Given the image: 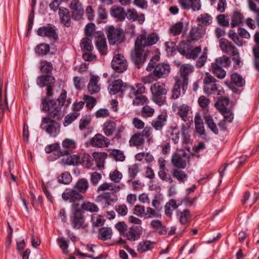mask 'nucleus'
Segmentation results:
<instances>
[{
  "label": "nucleus",
  "mask_w": 259,
  "mask_h": 259,
  "mask_svg": "<svg viewBox=\"0 0 259 259\" xmlns=\"http://www.w3.org/2000/svg\"><path fill=\"white\" fill-rule=\"evenodd\" d=\"M152 96L151 100L159 106H162L166 102L165 96L167 90L165 84L161 82H157L152 84L150 87Z\"/></svg>",
  "instance_id": "f257e3e1"
},
{
  "label": "nucleus",
  "mask_w": 259,
  "mask_h": 259,
  "mask_svg": "<svg viewBox=\"0 0 259 259\" xmlns=\"http://www.w3.org/2000/svg\"><path fill=\"white\" fill-rule=\"evenodd\" d=\"M42 110L49 111L47 116L45 117H50L52 119L60 120L62 118L61 113L62 107L58 105L57 103L53 100H48L47 98L41 100Z\"/></svg>",
  "instance_id": "f03ea898"
},
{
  "label": "nucleus",
  "mask_w": 259,
  "mask_h": 259,
  "mask_svg": "<svg viewBox=\"0 0 259 259\" xmlns=\"http://www.w3.org/2000/svg\"><path fill=\"white\" fill-rule=\"evenodd\" d=\"M158 39L159 37L156 33H151L148 34L145 30H143L135 40V46L144 49L147 47L156 44Z\"/></svg>",
  "instance_id": "7ed1b4c3"
},
{
  "label": "nucleus",
  "mask_w": 259,
  "mask_h": 259,
  "mask_svg": "<svg viewBox=\"0 0 259 259\" xmlns=\"http://www.w3.org/2000/svg\"><path fill=\"white\" fill-rule=\"evenodd\" d=\"M40 128L46 131L50 136L55 137L60 131V125L54 119L50 117H43L41 120Z\"/></svg>",
  "instance_id": "20e7f679"
},
{
  "label": "nucleus",
  "mask_w": 259,
  "mask_h": 259,
  "mask_svg": "<svg viewBox=\"0 0 259 259\" xmlns=\"http://www.w3.org/2000/svg\"><path fill=\"white\" fill-rule=\"evenodd\" d=\"M71 208L72 216L70 218V224L72 227L75 230L86 228L87 226L85 224V219L80 209L75 208V204H72Z\"/></svg>",
  "instance_id": "39448f33"
},
{
  "label": "nucleus",
  "mask_w": 259,
  "mask_h": 259,
  "mask_svg": "<svg viewBox=\"0 0 259 259\" xmlns=\"http://www.w3.org/2000/svg\"><path fill=\"white\" fill-rule=\"evenodd\" d=\"M106 32L110 45L118 44L123 40L124 34L120 28L109 26L106 28Z\"/></svg>",
  "instance_id": "423d86ee"
},
{
  "label": "nucleus",
  "mask_w": 259,
  "mask_h": 259,
  "mask_svg": "<svg viewBox=\"0 0 259 259\" xmlns=\"http://www.w3.org/2000/svg\"><path fill=\"white\" fill-rule=\"evenodd\" d=\"M190 155L184 150H180L175 153L171 157V163L178 168H185L189 161Z\"/></svg>",
  "instance_id": "0eeeda50"
},
{
  "label": "nucleus",
  "mask_w": 259,
  "mask_h": 259,
  "mask_svg": "<svg viewBox=\"0 0 259 259\" xmlns=\"http://www.w3.org/2000/svg\"><path fill=\"white\" fill-rule=\"evenodd\" d=\"M216 82L217 79L209 73L206 72L205 74L203 79V90L205 94L208 95L218 94L219 87Z\"/></svg>",
  "instance_id": "6e6552de"
},
{
  "label": "nucleus",
  "mask_w": 259,
  "mask_h": 259,
  "mask_svg": "<svg viewBox=\"0 0 259 259\" xmlns=\"http://www.w3.org/2000/svg\"><path fill=\"white\" fill-rule=\"evenodd\" d=\"M178 51L181 55L185 56L187 59L195 60L201 52V47L198 46L191 49L188 45L182 42L179 46Z\"/></svg>",
  "instance_id": "1a4fd4ad"
},
{
  "label": "nucleus",
  "mask_w": 259,
  "mask_h": 259,
  "mask_svg": "<svg viewBox=\"0 0 259 259\" xmlns=\"http://www.w3.org/2000/svg\"><path fill=\"white\" fill-rule=\"evenodd\" d=\"M205 33V29L203 27L200 25L193 26L187 35V41L195 43L203 38Z\"/></svg>",
  "instance_id": "9d476101"
},
{
  "label": "nucleus",
  "mask_w": 259,
  "mask_h": 259,
  "mask_svg": "<svg viewBox=\"0 0 259 259\" xmlns=\"http://www.w3.org/2000/svg\"><path fill=\"white\" fill-rule=\"evenodd\" d=\"M147 53L144 52V49L137 48L135 46L134 49L131 52V58L137 68L143 66L147 57Z\"/></svg>",
  "instance_id": "9b49d317"
},
{
  "label": "nucleus",
  "mask_w": 259,
  "mask_h": 259,
  "mask_svg": "<svg viewBox=\"0 0 259 259\" xmlns=\"http://www.w3.org/2000/svg\"><path fill=\"white\" fill-rule=\"evenodd\" d=\"M62 198L64 201L75 204V208H78V204L75 203L83 199V196L73 189H66L62 194Z\"/></svg>",
  "instance_id": "f8f14e48"
},
{
  "label": "nucleus",
  "mask_w": 259,
  "mask_h": 259,
  "mask_svg": "<svg viewBox=\"0 0 259 259\" xmlns=\"http://www.w3.org/2000/svg\"><path fill=\"white\" fill-rule=\"evenodd\" d=\"M111 67L116 72H123L127 68V62L123 55L116 54L111 61Z\"/></svg>",
  "instance_id": "ddd939ff"
},
{
  "label": "nucleus",
  "mask_w": 259,
  "mask_h": 259,
  "mask_svg": "<svg viewBox=\"0 0 259 259\" xmlns=\"http://www.w3.org/2000/svg\"><path fill=\"white\" fill-rule=\"evenodd\" d=\"M172 108L177 114L185 121L187 120L191 111V107L189 105L186 104H181L178 102L173 104Z\"/></svg>",
  "instance_id": "4468645a"
},
{
  "label": "nucleus",
  "mask_w": 259,
  "mask_h": 259,
  "mask_svg": "<svg viewBox=\"0 0 259 259\" xmlns=\"http://www.w3.org/2000/svg\"><path fill=\"white\" fill-rule=\"evenodd\" d=\"M219 46L223 52L231 54L233 56H237L239 54L237 48L233 45L232 42L226 38H221L219 41Z\"/></svg>",
  "instance_id": "2eb2a0df"
},
{
  "label": "nucleus",
  "mask_w": 259,
  "mask_h": 259,
  "mask_svg": "<svg viewBox=\"0 0 259 259\" xmlns=\"http://www.w3.org/2000/svg\"><path fill=\"white\" fill-rule=\"evenodd\" d=\"M72 11V17L75 20H79L84 14L82 5L79 0H72L69 5Z\"/></svg>",
  "instance_id": "dca6fc26"
},
{
  "label": "nucleus",
  "mask_w": 259,
  "mask_h": 259,
  "mask_svg": "<svg viewBox=\"0 0 259 259\" xmlns=\"http://www.w3.org/2000/svg\"><path fill=\"white\" fill-rule=\"evenodd\" d=\"M178 2L184 10L198 11L201 8V0H178Z\"/></svg>",
  "instance_id": "f3484780"
},
{
  "label": "nucleus",
  "mask_w": 259,
  "mask_h": 259,
  "mask_svg": "<svg viewBox=\"0 0 259 259\" xmlns=\"http://www.w3.org/2000/svg\"><path fill=\"white\" fill-rule=\"evenodd\" d=\"M76 148V142L72 139L66 138L62 142V148L59 152L60 155L70 154Z\"/></svg>",
  "instance_id": "a211bd4d"
},
{
  "label": "nucleus",
  "mask_w": 259,
  "mask_h": 259,
  "mask_svg": "<svg viewBox=\"0 0 259 259\" xmlns=\"http://www.w3.org/2000/svg\"><path fill=\"white\" fill-rule=\"evenodd\" d=\"M90 143L95 147H107L110 144V140L101 134H97L90 140Z\"/></svg>",
  "instance_id": "6ab92c4d"
},
{
  "label": "nucleus",
  "mask_w": 259,
  "mask_h": 259,
  "mask_svg": "<svg viewBox=\"0 0 259 259\" xmlns=\"http://www.w3.org/2000/svg\"><path fill=\"white\" fill-rule=\"evenodd\" d=\"M194 71V67L191 64H184L180 67V74L181 76L177 77L176 79L181 80L182 82L185 84L184 86L186 87L188 84V76L192 73Z\"/></svg>",
  "instance_id": "aec40b11"
},
{
  "label": "nucleus",
  "mask_w": 259,
  "mask_h": 259,
  "mask_svg": "<svg viewBox=\"0 0 259 259\" xmlns=\"http://www.w3.org/2000/svg\"><path fill=\"white\" fill-rule=\"evenodd\" d=\"M100 80V78L98 75H92L90 76L88 84V91L91 94H95L100 92L101 88Z\"/></svg>",
  "instance_id": "412c9836"
},
{
  "label": "nucleus",
  "mask_w": 259,
  "mask_h": 259,
  "mask_svg": "<svg viewBox=\"0 0 259 259\" xmlns=\"http://www.w3.org/2000/svg\"><path fill=\"white\" fill-rule=\"evenodd\" d=\"M170 71V66L167 63H159L153 70V74L158 78H164L168 76Z\"/></svg>",
  "instance_id": "4be33fe9"
},
{
  "label": "nucleus",
  "mask_w": 259,
  "mask_h": 259,
  "mask_svg": "<svg viewBox=\"0 0 259 259\" xmlns=\"http://www.w3.org/2000/svg\"><path fill=\"white\" fill-rule=\"evenodd\" d=\"M62 156L61 163L63 165H76L82 162V159L78 155L67 154L64 155H58V157Z\"/></svg>",
  "instance_id": "5701e85b"
},
{
  "label": "nucleus",
  "mask_w": 259,
  "mask_h": 259,
  "mask_svg": "<svg viewBox=\"0 0 259 259\" xmlns=\"http://www.w3.org/2000/svg\"><path fill=\"white\" fill-rule=\"evenodd\" d=\"M125 92H128L130 98H133L137 95L143 94L145 92V86L141 83H136L135 87L127 86L125 84Z\"/></svg>",
  "instance_id": "b1692460"
},
{
  "label": "nucleus",
  "mask_w": 259,
  "mask_h": 259,
  "mask_svg": "<svg viewBox=\"0 0 259 259\" xmlns=\"http://www.w3.org/2000/svg\"><path fill=\"white\" fill-rule=\"evenodd\" d=\"M143 232L141 226L133 227L130 228L123 235L128 240L135 241L139 239Z\"/></svg>",
  "instance_id": "393cba45"
},
{
  "label": "nucleus",
  "mask_w": 259,
  "mask_h": 259,
  "mask_svg": "<svg viewBox=\"0 0 259 259\" xmlns=\"http://www.w3.org/2000/svg\"><path fill=\"white\" fill-rule=\"evenodd\" d=\"M37 34L41 36H47L56 39L58 35L54 28L51 26H43L38 28Z\"/></svg>",
  "instance_id": "a878e982"
},
{
  "label": "nucleus",
  "mask_w": 259,
  "mask_h": 259,
  "mask_svg": "<svg viewBox=\"0 0 259 259\" xmlns=\"http://www.w3.org/2000/svg\"><path fill=\"white\" fill-rule=\"evenodd\" d=\"M125 17L130 21H138L140 24L143 23L145 21V15L143 14H138L137 11L134 8L127 10L125 13Z\"/></svg>",
  "instance_id": "bb28decb"
},
{
  "label": "nucleus",
  "mask_w": 259,
  "mask_h": 259,
  "mask_svg": "<svg viewBox=\"0 0 259 259\" xmlns=\"http://www.w3.org/2000/svg\"><path fill=\"white\" fill-rule=\"evenodd\" d=\"M184 85L181 80L176 79V83L174 84L171 90V98L172 99H177L180 97L181 95V89H182L183 92L186 91L188 85H186V87L184 86Z\"/></svg>",
  "instance_id": "cd10ccee"
},
{
  "label": "nucleus",
  "mask_w": 259,
  "mask_h": 259,
  "mask_svg": "<svg viewBox=\"0 0 259 259\" xmlns=\"http://www.w3.org/2000/svg\"><path fill=\"white\" fill-rule=\"evenodd\" d=\"M125 85L121 79L114 81L108 87V90L111 94L115 95L119 92H125Z\"/></svg>",
  "instance_id": "c85d7f7f"
},
{
  "label": "nucleus",
  "mask_w": 259,
  "mask_h": 259,
  "mask_svg": "<svg viewBox=\"0 0 259 259\" xmlns=\"http://www.w3.org/2000/svg\"><path fill=\"white\" fill-rule=\"evenodd\" d=\"M92 156L95 161L96 165L99 169L104 168V163L107 157V154L105 152H94Z\"/></svg>",
  "instance_id": "c756f323"
},
{
  "label": "nucleus",
  "mask_w": 259,
  "mask_h": 259,
  "mask_svg": "<svg viewBox=\"0 0 259 259\" xmlns=\"http://www.w3.org/2000/svg\"><path fill=\"white\" fill-rule=\"evenodd\" d=\"M59 15L61 23L66 27L70 26L71 18L68 10L65 8H60L59 9Z\"/></svg>",
  "instance_id": "7c9ffc66"
},
{
  "label": "nucleus",
  "mask_w": 259,
  "mask_h": 259,
  "mask_svg": "<svg viewBox=\"0 0 259 259\" xmlns=\"http://www.w3.org/2000/svg\"><path fill=\"white\" fill-rule=\"evenodd\" d=\"M55 82V78L50 75H41L37 78V84L41 87L51 85Z\"/></svg>",
  "instance_id": "2f4dec72"
},
{
  "label": "nucleus",
  "mask_w": 259,
  "mask_h": 259,
  "mask_svg": "<svg viewBox=\"0 0 259 259\" xmlns=\"http://www.w3.org/2000/svg\"><path fill=\"white\" fill-rule=\"evenodd\" d=\"M95 46L101 55H104L107 54V46L106 40L103 35H100L96 38Z\"/></svg>",
  "instance_id": "473e14b6"
},
{
  "label": "nucleus",
  "mask_w": 259,
  "mask_h": 259,
  "mask_svg": "<svg viewBox=\"0 0 259 259\" xmlns=\"http://www.w3.org/2000/svg\"><path fill=\"white\" fill-rule=\"evenodd\" d=\"M116 127V123L111 120H108L103 124L102 130L104 134L108 137L112 136Z\"/></svg>",
  "instance_id": "72a5a7b5"
},
{
  "label": "nucleus",
  "mask_w": 259,
  "mask_h": 259,
  "mask_svg": "<svg viewBox=\"0 0 259 259\" xmlns=\"http://www.w3.org/2000/svg\"><path fill=\"white\" fill-rule=\"evenodd\" d=\"M120 189V187L118 185L112 183L105 182L100 185L98 189L97 192L105 191L109 190L113 193L118 192Z\"/></svg>",
  "instance_id": "f704fd0d"
},
{
  "label": "nucleus",
  "mask_w": 259,
  "mask_h": 259,
  "mask_svg": "<svg viewBox=\"0 0 259 259\" xmlns=\"http://www.w3.org/2000/svg\"><path fill=\"white\" fill-rule=\"evenodd\" d=\"M112 16L120 21H123L125 18V12L123 9L119 6H113L110 10Z\"/></svg>",
  "instance_id": "c9c22d12"
},
{
  "label": "nucleus",
  "mask_w": 259,
  "mask_h": 259,
  "mask_svg": "<svg viewBox=\"0 0 259 259\" xmlns=\"http://www.w3.org/2000/svg\"><path fill=\"white\" fill-rule=\"evenodd\" d=\"M145 143V139L140 133L134 134L129 140V144L131 146H135L139 148L142 146Z\"/></svg>",
  "instance_id": "e433bc0d"
},
{
  "label": "nucleus",
  "mask_w": 259,
  "mask_h": 259,
  "mask_svg": "<svg viewBox=\"0 0 259 259\" xmlns=\"http://www.w3.org/2000/svg\"><path fill=\"white\" fill-rule=\"evenodd\" d=\"M112 230L110 227H103L99 230L98 238L103 241L109 240L112 236Z\"/></svg>",
  "instance_id": "4c0bfd02"
},
{
  "label": "nucleus",
  "mask_w": 259,
  "mask_h": 259,
  "mask_svg": "<svg viewBox=\"0 0 259 259\" xmlns=\"http://www.w3.org/2000/svg\"><path fill=\"white\" fill-rule=\"evenodd\" d=\"M155 245V242L148 240L141 241L137 246V251L139 253H143L151 250Z\"/></svg>",
  "instance_id": "58836bf2"
},
{
  "label": "nucleus",
  "mask_w": 259,
  "mask_h": 259,
  "mask_svg": "<svg viewBox=\"0 0 259 259\" xmlns=\"http://www.w3.org/2000/svg\"><path fill=\"white\" fill-rule=\"evenodd\" d=\"M177 216L180 222L183 225L189 223L190 221V212L188 209H184L183 211H177Z\"/></svg>",
  "instance_id": "ea45409f"
},
{
  "label": "nucleus",
  "mask_w": 259,
  "mask_h": 259,
  "mask_svg": "<svg viewBox=\"0 0 259 259\" xmlns=\"http://www.w3.org/2000/svg\"><path fill=\"white\" fill-rule=\"evenodd\" d=\"M195 129L197 133L202 136L205 135V130L203 122L199 114H196L194 118Z\"/></svg>",
  "instance_id": "a19ab883"
},
{
  "label": "nucleus",
  "mask_w": 259,
  "mask_h": 259,
  "mask_svg": "<svg viewBox=\"0 0 259 259\" xmlns=\"http://www.w3.org/2000/svg\"><path fill=\"white\" fill-rule=\"evenodd\" d=\"M180 169L178 168L173 169L171 175L180 183H184L188 178V175L185 171Z\"/></svg>",
  "instance_id": "79ce46f5"
},
{
  "label": "nucleus",
  "mask_w": 259,
  "mask_h": 259,
  "mask_svg": "<svg viewBox=\"0 0 259 259\" xmlns=\"http://www.w3.org/2000/svg\"><path fill=\"white\" fill-rule=\"evenodd\" d=\"M167 116L164 114H161L157 119H154L151 122V125L156 130H161L164 126L166 120Z\"/></svg>",
  "instance_id": "37998d69"
},
{
  "label": "nucleus",
  "mask_w": 259,
  "mask_h": 259,
  "mask_svg": "<svg viewBox=\"0 0 259 259\" xmlns=\"http://www.w3.org/2000/svg\"><path fill=\"white\" fill-rule=\"evenodd\" d=\"M89 182L85 178L79 179L75 183L74 188L80 193H84L89 188Z\"/></svg>",
  "instance_id": "c03bdc74"
},
{
  "label": "nucleus",
  "mask_w": 259,
  "mask_h": 259,
  "mask_svg": "<svg viewBox=\"0 0 259 259\" xmlns=\"http://www.w3.org/2000/svg\"><path fill=\"white\" fill-rule=\"evenodd\" d=\"M244 16L239 12H234L231 15V26L232 28L239 26L243 21Z\"/></svg>",
  "instance_id": "a18cd8bd"
},
{
  "label": "nucleus",
  "mask_w": 259,
  "mask_h": 259,
  "mask_svg": "<svg viewBox=\"0 0 259 259\" xmlns=\"http://www.w3.org/2000/svg\"><path fill=\"white\" fill-rule=\"evenodd\" d=\"M196 21L198 22V25L202 27L203 26H208L210 25L212 22V17L209 14L204 13L198 16L196 19Z\"/></svg>",
  "instance_id": "49530a36"
},
{
  "label": "nucleus",
  "mask_w": 259,
  "mask_h": 259,
  "mask_svg": "<svg viewBox=\"0 0 259 259\" xmlns=\"http://www.w3.org/2000/svg\"><path fill=\"white\" fill-rule=\"evenodd\" d=\"M179 206L175 199H171L167 202L164 206V212L165 215L170 217L172 214V211L177 209Z\"/></svg>",
  "instance_id": "de8ad7c7"
},
{
  "label": "nucleus",
  "mask_w": 259,
  "mask_h": 259,
  "mask_svg": "<svg viewBox=\"0 0 259 259\" xmlns=\"http://www.w3.org/2000/svg\"><path fill=\"white\" fill-rule=\"evenodd\" d=\"M151 227L156 230L159 234H165L167 232L165 227L163 226L160 220H152L150 224Z\"/></svg>",
  "instance_id": "09e8293b"
},
{
  "label": "nucleus",
  "mask_w": 259,
  "mask_h": 259,
  "mask_svg": "<svg viewBox=\"0 0 259 259\" xmlns=\"http://www.w3.org/2000/svg\"><path fill=\"white\" fill-rule=\"evenodd\" d=\"M231 64V61L229 58L225 55H224L221 57L217 58L214 62L211 63V65L223 67H228Z\"/></svg>",
  "instance_id": "8fccbe9b"
},
{
  "label": "nucleus",
  "mask_w": 259,
  "mask_h": 259,
  "mask_svg": "<svg viewBox=\"0 0 259 259\" xmlns=\"http://www.w3.org/2000/svg\"><path fill=\"white\" fill-rule=\"evenodd\" d=\"M204 118L207 127L214 134H218L219 133V130L216 124L214 122L212 117L209 115H205L204 116Z\"/></svg>",
  "instance_id": "3c124183"
},
{
  "label": "nucleus",
  "mask_w": 259,
  "mask_h": 259,
  "mask_svg": "<svg viewBox=\"0 0 259 259\" xmlns=\"http://www.w3.org/2000/svg\"><path fill=\"white\" fill-rule=\"evenodd\" d=\"M247 3L249 10L256 15V20L259 23V7L256 5L259 4V0H247Z\"/></svg>",
  "instance_id": "603ef678"
},
{
  "label": "nucleus",
  "mask_w": 259,
  "mask_h": 259,
  "mask_svg": "<svg viewBox=\"0 0 259 259\" xmlns=\"http://www.w3.org/2000/svg\"><path fill=\"white\" fill-rule=\"evenodd\" d=\"M184 29V24L182 22H178L170 28V33L173 36L180 35Z\"/></svg>",
  "instance_id": "864d4df0"
},
{
  "label": "nucleus",
  "mask_w": 259,
  "mask_h": 259,
  "mask_svg": "<svg viewBox=\"0 0 259 259\" xmlns=\"http://www.w3.org/2000/svg\"><path fill=\"white\" fill-rule=\"evenodd\" d=\"M81 207L82 209L91 212H98L99 209L96 204L88 201L83 202L81 205Z\"/></svg>",
  "instance_id": "5fc2aeb1"
},
{
  "label": "nucleus",
  "mask_w": 259,
  "mask_h": 259,
  "mask_svg": "<svg viewBox=\"0 0 259 259\" xmlns=\"http://www.w3.org/2000/svg\"><path fill=\"white\" fill-rule=\"evenodd\" d=\"M91 118L89 115L83 116L80 120L79 127L81 131L89 130L91 123Z\"/></svg>",
  "instance_id": "6e6d98bb"
},
{
  "label": "nucleus",
  "mask_w": 259,
  "mask_h": 259,
  "mask_svg": "<svg viewBox=\"0 0 259 259\" xmlns=\"http://www.w3.org/2000/svg\"><path fill=\"white\" fill-rule=\"evenodd\" d=\"M211 69L213 73L214 74L219 78L223 79L225 77L226 72L222 68V67H220L217 65H211Z\"/></svg>",
  "instance_id": "4d7b16f0"
},
{
  "label": "nucleus",
  "mask_w": 259,
  "mask_h": 259,
  "mask_svg": "<svg viewBox=\"0 0 259 259\" xmlns=\"http://www.w3.org/2000/svg\"><path fill=\"white\" fill-rule=\"evenodd\" d=\"M100 197L105 203V206L107 207L111 205L116 201V199L112 197L109 193H104L100 195Z\"/></svg>",
  "instance_id": "13d9d810"
},
{
  "label": "nucleus",
  "mask_w": 259,
  "mask_h": 259,
  "mask_svg": "<svg viewBox=\"0 0 259 259\" xmlns=\"http://www.w3.org/2000/svg\"><path fill=\"white\" fill-rule=\"evenodd\" d=\"M231 80L239 87H243L245 83L242 76L237 73H234L231 75Z\"/></svg>",
  "instance_id": "bf43d9fd"
},
{
  "label": "nucleus",
  "mask_w": 259,
  "mask_h": 259,
  "mask_svg": "<svg viewBox=\"0 0 259 259\" xmlns=\"http://www.w3.org/2000/svg\"><path fill=\"white\" fill-rule=\"evenodd\" d=\"M238 34L234 30H230L228 32V37L232 39L234 43L239 47L242 46L243 41L241 39Z\"/></svg>",
  "instance_id": "052dcab7"
},
{
  "label": "nucleus",
  "mask_w": 259,
  "mask_h": 259,
  "mask_svg": "<svg viewBox=\"0 0 259 259\" xmlns=\"http://www.w3.org/2000/svg\"><path fill=\"white\" fill-rule=\"evenodd\" d=\"M35 51L38 55H45L50 51V47L47 44H41L36 47Z\"/></svg>",
  "instance_id": "680f3d73"
},
{
  "label": "nucleus",
  "mask_w": 259,
  "mask_h": 259,
  "mask_svg": "<svg viewBox=\"0 0 259 259\" xmlns=\"http://www.w3.org/2000/svg\"><path fill=\"white\" fill-rule=\"evenodd\" d=\"M229 103V99L227 98H225L224 99L220 100L218 101L215 104V107L219 110V111L222 113L225 111L228 110L226 106L228 105Z\"/></svg>",
  "instance_id": "e2e57ef3"
},
{
  "label": "nucleus",
  "mask_w": 259,
  "mask_h": 259,
  "mask_svg": "<svg viewBox=\"0 0 259 259\" xmlns=\"http://www.w3.org/2000/svg\"><path fill=\"white\" fill-rule=\"evenodd\" d=\"M53 68V65L51 62L46 60L40 62V69L42 72L49 73L52 71Z\"/></svg>",
  "instance_id": "0e129e2a"
},
{
  "label": "nucleus",
  "mask_w": 259,
  "mask_h": 259,
  "mask_svg": "<svg viewBox=\"0 0 259 259\" xmlns=\"http://www.w3.org/2000/svg\"><path fill=\"white\" fill-rule=\"evenodd\" d=\"M122 178V174L117 169H115L114 170L110 172L109 174L110 179L114 183H119L121 180Z\"/></svg>",
  "instance_id": "69168bd1"
},
{
  "label": "nucleus",
  "mask_w": 259,
  "mask_h": 259,
  "mask_svg": "<svg viewBox=\"0 0 259 259\" xmlns=\"http://www.w3.org/2000/svg\"><path fill=\"white\" fill-rule=\"evenodd\" d=\"M71 181L72 177L68 172H64L58 177V181L60 183L68 184Z\"/></svg>",
  "instance_id": "338daca9"
},
{
  "label": "nucleus",
  "mask_w": 259,
  "mask_h": 259,
  "mask_svg": "<svg viewBox=\"0 0 259 259\" xmlns=\"http://www.w3.org/2000/svg\"><path fill=\"white\" fill-rule=\"evenodd\" d=\"M80 47L84 51H92L93 49L92 41L88 38L82 39Z\"/></svg>",
  "instance_id": "774afa93"
}]
</instances>
